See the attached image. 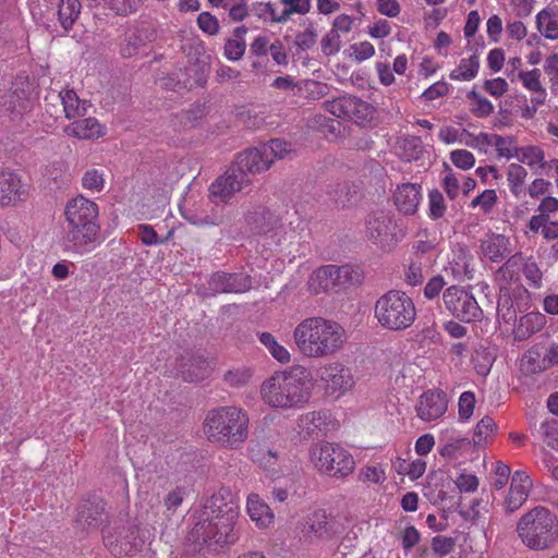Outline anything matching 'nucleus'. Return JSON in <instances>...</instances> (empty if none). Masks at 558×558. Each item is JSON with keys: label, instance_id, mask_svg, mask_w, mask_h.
Listing matches in <instances>:
<instances>
[{"label": "nucleus", "instance_id": "f257e3e1", "mask_svg": "<svg viewBox=\"0 0 558 558\" xmlns=\"http://www.w3.org/2000/svg\"><path fill=\"white\" fill-rule=\"evenodd\" d=\"M239 504L228 487H220L204 505L191 536L204 544L228 545L236 541L234 532Z\"/></svg>", "mask_w": 558, "mask_h": 558}, {"label": "nucleus", "instance_id": "f03ea898", "mask_svg": "<svg viewBox=\"0 0 558 558\" xmlns=\"http://www.w3.org/2000/svg\"><path fill=\"white\" fill-rule=\"evenodd\" d=\"M345 339V330L340 324L320 316L303 319L293 330L294 343L306 357L331 356L341 350Z\"/></svg>", "mask_w": 558, "mask_h": 558}, {"label": "nucleus", "instance_id": "7ed1b4c3", "mask_svg": "<svg viewBox=\"0 0 558 558\" xmlns=\"http://www.w3.org/2000/svg\"><path fill=\"white\" fill-rule=\"evenodd\" d=\"M312 384L303 368L275 373L260 387L263 401L271 408L298 409L310 399Z\"/></svg>", "mask_w": 558, "mask_h": 558}, {"label": "nucleus", "instance_id": "20e7f679", "mask_svg": "<svg viewBox=\"0 0 558 558\" xmlns=\"http://www.w3.org/2000/svg\"><path fill=\"white\" fill-rule=\"evenodd\" d=\"M64 215L70 227L68 239L76 252L92 250L100 242L98 206L95 202L78 195L66 203Z\"/></svg>", "mask_w": 558, "mask_h": 558}, {"label": "nucleus", "instance_id": "39448f33", "mask_svg": "<svg viewBox=\"0 0 558 558\" xmlns=\"http://www.w3.org/2000/svg\"><path fill=\"white\" fill-rule=\"evenodd\" d=\"M250 418L241 408L227 405L210 410L205 420V433L211 442L238 448L248 438Z\"/></svg>", "mask_w": 558, "mask_h": 558}, {"label": "nucleus", "instance_id": "423d86ee", "mask_svg": "<svg viewBox=\"0 0 558 558\" xmlns=\"http://www.w3.org/2000/svg\"><path fill=\"white\" fill-rule=\"evenodd\" d=\"M515 532L530 550H550L558 543V517L545 507H534L519 519Z\"/></svg>", "mask_w": 558, "mask_h": 558}, {"label": "nucleus", "instance_id": "0eeeda50", "mask_svg": "<svg viewBox=\"0 0 558 558\" xmlns=\"http://www.w3.org/2000/svg\"><path fill=\"white\" fill-rule=\"evenodd\" d=\"M374 317L385 329L401 331L416 319V307L411 296L400 290H389L375 302Z\"/></svg>", "mask_w": 558, "mask_h": 558}, {"label": "nucleus", "instance_id": "6e6552de", "mask_svg": "<svg viewBox=\"0 0 558 558\" xmlns=\"http://www.w3.org/2000/svg\"><path fill=\"white\" fill-rule=\"evenodd\" d=\"M291 151L290 143L274 138L240 153L232 166L239 173L250 178L268 170L276 159H284Z\"/></svg>", "mask_w": 558, "mask_h": 558}, {"label": "nucleus", "instance_id": "1a4fd4ad", "mask_svg": "<svg viewBox=\"0 0 558 558\" xmlns=\"http://www.w3.org/2000/svg\"><path fill=\"white\" fill-rule=\"evenodd\" d=\"M310 458L319 472L329 476L345 477L355 468L354 459L348 450L328 441L312 445Z\"/></svg>", "mask_w": 558, "mask_h": 558}, {"label": "nucleus", "instance_id": "9d476101", "mask_svg": "<svg viewBox=\"0 0 558 558\" xmlns=\"http://www.w3.org/2000/svg\"><path fill=\"white\" fill-rule=\"evenodd\" d=\"M362 275L359 269L352 266L327 265L314 271L308 280L311 290L318 294L322 291L344 288L348 284L359 283Z\"/></svg>", "mask_w": 558, "mask_h": 558}, {"label": "nucleus", "instance_id": "9b49d317", "mask_svg": "<svg viewBox=\"0 0 558 558\" xmlns=\"http://www.w3.org/2000/svg\"><path fill=\"white\" fill-rule=\"evenodd\" d=\"M442 302L445 308L460 322H478L483 317V311L474 295L462 287L447 288L442 293Z\"/></svg>", "mask_w": 558, "mask_h": 558}, {"label": "nucleus", "instance_id": "f8f14e48", "mask_svg": "<svg viewBox=\"0 0 558 558\" xmlns=\"http://www.w3.org/2000/svg\"><path fill=\"white\" fill-rule=\"evenodd\" d=\"M397 225L393 217L384 210L368 215L365 221V236L383 250H391L398 242Z\"/></svg>", "mask_w": 558, "mask_h": 558}, {"label": "nucleus", "instance_id": "ddd939ff", "mask_svg": "<svg viewBox=\"0 0 558 558\" xmlns=\"http://www.w3.org/2000/svg\"><path fill=\"white\" fill-rule=\"evenodd\" d=\"M325 108L335 117L362 122L372 114L371 106L361 98L343 95L325 102Z\"/></svg>", "mask_w": 558, "mask_h": 558}, {"label": "nucleus", "instance_id": "4468645a", "mask_svg": "<svg viewBox=\"0 0 558 558\" xmlns=\"http://www.w3.org/2000/svg\"><path fill=\"white\" fill-rule=\"evenodd\" d=\"M318 376L326 385V389L337 397L345 393L354 386L350 368L340 363L326 364L318 371Z\"/></svg>", "mask_w": 558, "mask_h": 558}, {"label": "nucleus", "instance_id": "2eb2a0df", "mask_svg": "<svg viewBox=\"0 0 558 558\" xmlns=\"http://www.w3.org/2000/svg\"><path fill=\"white\" fill-rule=\"evenodd\" d=\"M251 178L239 173L232 166L210 185V196L215 202H228L235 193L251 184Z\"/></svg>", "mask_w": 558, "mask_h": 558}, {"label": "nucleus", "instance_id": "dca6fc26", "mask_svg": "<svg viewBox=\"0 0 558 558\" xmlns=\"http://www.w3.org/2000/svg\"><path fill=\"white\" fill-rule=\"evenodd\" d=\"M252 278L244 274L215 272L208 280V294L244 293L251 290Z\"/></svg>", "mask_w": 558, "mask_h": 558}, {"label": "nucleus", "instance_id": "f3484780", "mask_svg": "<svg viewBox=\"0 0 558 558\" xmlns=\"http://www.w3.org/2000/svg\"><path fill=\"white\" fill-rule=\"evenodd\" d=\"M448 401L446 393L440 390L424 392L416 408L417 416L426 422L437 420L447 411Z\"/></svg>", "mask_w": 558, "mask_h": 558}, {"label": "nucleus", "instance_id": "a211bd4d", "mask_svg": "<svg viewBox=\"0 0 558 558\" xmlns=\"http://www.w3.org/2000/svg\"><path fill=\"white\" fill-rule=\"evenodd\" d=\"M481 254L492 263H500L511 255L510 239L504 234L488 233L480 244Z\"/></svg>", "mask_w": 558, "mask_h": 558}, {"label": "nucleus", "instance_id": "6ab92c4d", "mask_svg": "<svg viewBox=\"0 0 558 558\" xmlns=\"http://www.w3.org/2000/svg\"><path fill=\"white\" fill-rule=\"evenodd\" d=\"M393 199L397 209L401 214L405 216L414 215L422 199V186L417 183H402L397 186Z\"/></svg>", "mask_w": 558, "mask_h": 558}, {"label": "nucleus", "instance_id": "aec40b11", "mask_svg": "<svg viewBox=\"0 0 558 558\" xmlns=\"http://www.w3.org/2000/svg\"><path fill=\"white\" fill-rule=\"evenodd\" d=\"M24 186L21 178L9 170L0 171V206L15 205L22 199Z\"/></svg>", "mask_w": 558, "mask_h": 558}, {"label": "nucleus", "instance_id": "412c9836", "mask_svg": "<svg viewBox=\"0 0 558 558\" xmlns=\"http://www.w3.org/2000/svg\"><path fill=\"white\" fill-rule=\"evenodd\" d=\"M521 268H523V255L521 253L511 254L506 258L494 275L500 292L507 291L512 282L520 280Z\"/></svg>", "mask_w": 558, "mask_h": 558}, {"label": "nucleus", "instance_id": "4be33fe9", "mask_svg": "<svg viewBox=\"0 0 558 558\" xmlns=\"http://www.w3.org/2000/svg\"><path fill=\"white\" fill-rule=\"evenodd\" d=\"M493 504L489 498H474L471 500L468 508L459 510V514L463 520L470 522L472 525L480 526L483 532L487 533L486 523L489 520V514Z\"/></svg>", "mask_w": 558, "mask_h": 558}, {"label": "nucleus", "instance_id": "5701e85b", "mask_svg": "<svg viewBox=\"0 0 558 558\" xmlns=\"http://www.w3.org/2000/svg\"><path fill=\"white\" fill-rule=\"evenodd\" d=\"M104 511L102 499L85 500L80 507L76 522L84 529H96L102 522Z\"/></svg>", "mask_w": 558, "mask_h": 558}, {"label": "nucleus", "instance_id": "b1692460", "mask_svg": "<svg viewBox=\"0 0 558 558\" xmlns=\"http://www.w3.org/2000/svg\"><path fill=\"white\" fill-rule=\"evenodd\" d=\"M336 522L333 518L327 514L325 510L314 511L306 522V534H312L316 538H328L335 532Z\"/></svg>", "mask_w": 558, "mask_h": 558}, {"label": "nucleus", "instance_id": "393cba45", "mask_svg": "<svg viewBox=\"0 0 558 558\" xmlns=\"http://www.w3.org/2000/svg\"><path fill=\"white\" fill-rule=\"evenodd\" d=\"M64 131L69 136L78 140L98 138L105 134V128L95 118L75 121L69 124Z\"/></svg>", "mask_w": 558, "mask_h": 558}, {"label": "nucleus", "instance_id": "a878e982", "mask_svg": "<svg viewBox=\"0 0 558 558\" xmlns=\"http://www.w3.org/2000/svg\"><path fill=\"white\" fill-rule=\"evenodd\" d=\"M246 508L250 518L257 526L267 527L272 523L274 514L258 495L252 494L247 497Z\"/></svg>", "mask_w": 558, "mask_h": 558}, {"label": "nucleus", "instance_id": "bb28decb", "mask_svg": "<svg viewBox=\"0 0 558 558\" xmlns=\"http://www.w3.org/2000/svg\"><path fill=\"white\" fill-rule=\"evenodd\" d=\"M33 90V84L29 82L28 76L19 74L12 83L10 107H27V104L29 102L28 98Z\"/></svg>", "mask_w": 558, "mask_h": 558}, {"label": "nucleus", "instance_id": "cd10ccee", "mask_svg": "<svg viewBox=\"0 0 558 558\" xmlns=\"http://www.w3.org/2000/svg\"><path fill=\"white\" fill-rule=\"evenodd\" d=\"M61 112L65 118L73 119L86 113L87 100L80 99L73 89L61 90Z\"/></svg>", "mask_w": 558, "mask_h": 558}, {"label": "nucleus", "instance_id": "c85d7f7f", "mask_svg": "<svg viewBox=\"0 0 558 558\" xmlns=\"http://www.w3.org/2000/svg\"><path fill=\"white\" fill-rule=\"evenodd\" d=\"M396 150L404 161H412L420 158L423 153L422 140L418 136L404 135L397 140Z\"/></svg>", "mask_w": 558, "mask_h": 558}, {"label": "nucleus", "instance_id": "c756f323", "mask_svg": "<svg viewBox=\"0 0 558 558\" xmlns=\"http://www.w3.org/2000/svg\"><path fill=\"white\" fill-rule=\"evenodd\" d=\"M80 0H59L56 4L59 22L64 31H69L74 25L81 14Z\"/></svg>", "mask_w": 558, "mask_h": 558}, {"label": "nucleus", "instance_id": "7c9ffc66", "mask_svg": "<svg viewBox=\"0 0 558 558\" xmlns=\"http://www.w3.org/2000/svg\"><path fill=\"white\" fill-rule=\"evenodd\" d=\"M537 29L545 38L558 39V9H543L536 15Z\"/></svg>", "mask_w": 558, "mask_h": 558}, {"label": "nucleus", "instance_id": "2f4dec72", "mask_svg": "<svg viewBox=\"0 0 558 558\" xmlns=\"http://www.w3.org/2000/svg\"><path fill=\"white\" fill-rule=\"evenodd\" d=\"M545 322L546 318L541 313L531 312L523 315L515 328V337L520 340L530 338L544 327Z\"/></svg>", "mask_w": 558, "mask_h": 558}, {"label": "nucleus", "instance_id": "473e14b6", "mask_svg": "<svg viewBox=\"0 0 558 558\" xmlns=\"http://www.w3.org/2000/svg\"><path fill=\"white\" fill-rule=\"evenodd\" d=\"M470 445L471 441L469 438L452 434L446 438L445 444L439 449V454L446 459H457L466 451Z\"/></svg>", "mask_w": 558, "mask_h": 558}, {"label": "nucleus", "instance_id": "72a5a7b5", "mask_svg": "<svg viewBox=\"0 0 558 558\" xmlns=\"http://www.w3.org/2000/svg\"><path fill=\"white\" fill-rule=\"evenodd\" d=\"M254 15L266 23L272 24H284L286 19L281 10H278V5L275 2H256L253 4Z\"/></svg>", "mask_w": 558, "mask_h": 558}, {"label": "nucleus", "instance_id": "f704fd0d", "mask_svg": "<svg viewBox=\"0 0 558 558\" xmlns=\"http://www.w3.org/2000/svg\"><path fill=\"white\" fill-rule=\"evenodd\" d=\"M527 171L519 163H510L507 170V181L511 193L515 197H521L525 194V179Z\"/></svg>", "mask_w": 558, "mask_h": 558}, {"label": "nucleus", "instance_id": "c9c22d12", "mask_svg": "<svg viewBox=\"0 0 558 558\" xmlns=\"http://www.w3.org/2000/svg\"><path fill=\"white\" fill-rule=\"evenodd\" d=\"M498 426L493 420V417L486 415L484 416L475 426L473 433V444L476 447L486 446L490 439L497 433Z\"/></svg>", "mask_w": 558, "mask_h": 558}, {"label": "nucleus", "instance_id": "e433bc0d", "mask_svg": "<svg viewBox=\"0 0 558 558\" xmlns=\"http://www.w3.org/2000/svg\"><path fill=\"white\" fill-rule=\"evenodd\" d=\"M478 69V57L473 54L470 58L462 59L459 65L451 71L449 77L454 81H471L477 75Z\"/></svg>", "mask_w": 558, "mask_h": 558}, {"label": "nucleus", "instance_id": "4c0bfd02", "mask_svg": "<svg viewBox=\"0 0 558 558\" xmlns=\"http://www.w3.org/2000/svg\"><path fill=\"white\" fill-rule=\"evenodd\" d=\"M258 339L278 362L282 364L290 362L291 355L289 351L283 345L279 344L270 332H259Z\"/></svg>", "mask_w": 558, "mask_h": 558}, {"label": "nucleus", "instance_id": "58836bf2", "mask_svg": "<svg viewBox=\"0 0 558 558\" xmlns=\"http://www.w3.org/2000/svg\"><path fill=\"white\" fill-rule=\"evenodd\" d=\"M327 194L337 206L345 207L351 203L355 192L352 191V186L349 182L343 181L331 184L328 187Z\"/></svg>", "mask_w": 558, "mask_h": 558}, {"label": "nucleus", "instance_id": "ea45409f", "mask_svg": "<svg viewBox=\"0 0 558 558\" xmlns=\"http://www.w3.org/2000/svg\"><path fill=\"white\" fill-rule=\"evenodd\" d=\"M529 493L530 486L527 484H511L506 501V510L513 512L519 509L526 500Z\"/></svg>", "mask_w": 558, "mask_h": 558}, {"label": "nucleus", "instance_id": "a19ab883", "mask_svg": "<svg viewBox=\"0 0 558 558\" xmlns=\"http://www.w3.org/2000/svg\"><path fill=\"white\" fill-rule=\"evenodd\" d=\"M466 98L472 102L471 112L476 118H486L494 112V105L476 90H470L466 94Z\"/></svg>", "mask_w": 558, "mask_h": 558}, {"label": "nucleus", "instance_id": "79ce46f5", "mask_svg": "<svg viewBox=\"0 0 558 558\" xmlns=\"http://www.w3.org/2000/svg\"><path fill=\"white\" fill-rule=\"evenodd\" d=\"M514 157H517L520 162L526 163L530 167H534L535 165H539L542 168L544 167L543 161L545 154L543 149L537 146L517 147Z\"/></svg>", "mask_w": 558, "mask_h": 558}, {"label": "nucleus", "instance_id": "37998d69", "mask_svg": "<svg viewBox=\"0 0 558 558\" xmlns=\"http://www.w3.org/2000/svg\"><path fill=\"white\" fill-rule=\"evenodd\" d=\"M135 531L132 530L130 535H126L124 541H120L114 535H105V545L113 555H131L133 551V545L131 538H134Z\"/></svg>", "mask_w": 558, "mask_h": 558}, {"label": "nucleus", "instance_id": "c03bdc74", "mask_svg": "<svg viewBox=\"0 0 558 558\" xmlns=\"http://www.w3.org/2000/svg\"><path fill=\"white\" fill-rule=\"evenodd\" d=\"M143 45V39L137 31L130 29L124 34V38L120 45V53L124 58H131L138 52Z\"/></svg>", "mask_w": 558, "mask_h": 558}, {"label": "nucleus", "instance_id": "a18cd8bd", "mask_svg": "<svg viewBox=\"0 0 558 558\" xmlns=\"http://www.w3.org/2000/svg\"><path fill=\"white\" fill-rule=\"evenodd\" d=\"M279 3L283 5L282 12L286 19V23L294 14H307L312 8L311 0H279Z\"/></svg>", "mask_w": 558, "mask_h": 558}, {"label": "nucleus", "instance_id": "49530a36", "mask_svg": "<svg viewBox=\"0 0 558 558\" xmlns=\"http://www.w3.org/2000/svg\"><path fill=\"white\" fill-rule=\"evenodd\" d=\"M521 272H523L530 287L534 289H539L542 287L543 274L533 258L523 257V268H521Z\"/></svg>", "mask_w": 558, "mask_h": 558}, {"label": "nucleus", "instance_id": "de8ad7c7", "mask_svg": "<svg viewBox=\"0 0 558 558\" xmlns=\"http://www.w3.org/2000/svg\"><path fill=\"white\" fill-rule=\"evenodd\" d=\"M541 433L545 444L553 450L558 451V421L555 418L545 420L541 424Z\"/></svg>", "mask_w": 558, "mask_h": 558}, {"label": "nucleus", "instance_id": "09e8293b", "mask_svg": "<svg viewBox=\"0 0 558 558\" xmlns=\"http://www.w3.org/2000/svg\"><path fill=\"white\" fill-rule=\"evenodd\" d=\"M447 206L444 195L438 190H433L428 194V216L437 220L446 214Z\"/></svg>", "mask_w": 558, "mask_h": 558}, {"label": "nucleus", "instance_id": "8fccbe9b", "mask_svg": "<svg viewBox=\"0 0 558 558\" xmlns=\"http://www.w3.org/2000/svg\"><path fill=\"white\" fill-rule=\"evenodd\" d=\"M521 369L525 374H536L546 369L541 355L536 351H527L521 360Z\"/></svg>", "mask_w": 558, "mask_h": 558}, {"label": "nucleus", "instance_id": "3c124183", "mask_svg": "<svg viewBox=\"0 0 558 558\" xmlns=\"http://www.w3.org/2000/svg\"><path fill=\"white\" fill-rule=\"evenodd\" d=\"M424 265L421 260H412L404 271V280L409 286L415 287L423 282L425 278Z\"/></svg>", "mask_w": 558, "mask_h": 558}, {"label": "nucleus", "instance_id": "603ef678", "mask_svg": "<svg viewBox=\"0 0 558 558\" xmlns=\"http://www.w3.org/2000/svg\"><path fill=\"white\" fill-rule=\"evenodd\" d=\"M514 138L511 136L504 137L496 134L494 146L496 147L497 154L500 157L511 159L517 153V146L514 145Z\"/></svg>", "mask_w": 558, "mask_h": 558}, {"label": "nucleus", "instance_id": "864d4df0", "mask_svg": "<svg viewBox=\"0 0 558 558\" xmlns=\"http://www.w3.org/2000/svg\"><path fill=\"white\" fill-rule=\"evenodd\" d=\"M250 378H251V372L246 368H238V369L228 371L223 375L225 383L228 386L234 387V388L244 386L248 381Z\"/></svg>", "mask_w": 558, "mask_h": 558}, {"label": "nucleus", "instance_id": "5fc2aeb1", "mask_svg": "<svg viewBox=\"0 0 558 558\" xmlns=\"http://www.w3.org/2000/svg\"><path fill=\"white\" fill-rule=\"evenodd\" d=\"M246 50V43L244 39L229 38L225 44V56L231 61L240 60Z\"/></svg>", "mask_w": 558, "mask_h": 558}, {"label": "nucleus", "instance_id": "6e6d98bb", "mask_svg": "<svg viewBox=\"0 0 558 558\" xmlns=\"http://www.w3.org/2000/svg\"><path fill=\"white\" fill-rule=\"evenodd\" d=\"M322 51L325 56H333L341 48L340 35L336 31H329L320 41Z\"/></svg>", "mask_w": 558, "mask_h": 558}, {"label": "nucleus", "instance_id": "4d7b16f0", "mask_svg": "<svg viewBox=\"0 0 558 558\" xmlns=\"http://www.w3.org/2000/svg\"><path fill=\"white\" fill-rule=\"evenodd\" d=\"M459 417L462 421L469 420L474 411L475 396L471 391H464L459 398Z\"/></svg>", "mask_w": 558, "mask_h": 558}, {"label": "nucleus", "instance_id": "13d9d810", "mask_svg": "<svg viewBox=\"0 0 558 558\" xmlns=\"http://www.w3.org/2000/svg\"><path fill=\"white\" fill-rule=\"evenodd\" d=\"M450 159L456 167L462 170L471 169L475 163L474 155L466 149H456L451 151Z\"/></svg>", "mask_w": 558, "mask_h": 558}, {"label": "nucleus", "instance_id": "bf43d9fd", "mask_svg": "<svg viewBox=\"0 0 558 558\" xmlns=\"http://www.w3.org/2000/svg\"><path fill=\"white\" fill-rule=\"evenodd\" d=\"M317 41V32L316 29L310 25L305 31L299 33L295 36V46L305 51L313 48Z\"/></svg>", "mask_w": 558, "mask_h": 558}, {"label": "nucleus", "instance_id": "052dcab7", "mask_svg": "<svg viewBox=\"0 0 558 558\" xmlns=\"http://www.w3.org/2000/svg\"><path fill=\"white\" fill-rule=\"evenodd\" d=\"M82 184L87 190L101 191L105 184L102 172L97 169L86 171L82 178Z\"/></svg>", "mask_w": 558, "mask_h": 558}, {"label": "nucleus", "instance_id": "680f3d73", "mask_svg": "<svg viewBox=\"0 0 558 558\" xmlns=\"http://www.w3.org/2000/svg\"><path fill=\"white\" fill-rule=\"evenodd\" d=\"M497 203V194L495 190H485L478 196L472 199L471 207H481L484 213H489Z\"/></svg>", "mask_w": 558, "mask_h": 558}, {"label": "nucleus", "instance_id": "e2e57ef3", "mask_svg": "<svg viewBox=\"0 0 558 558\" xmlns=\"http://www.w3.org/2000/svg\"><path fill=\"white\" fill-rule=\"evenodd\" d=\"M197 25L208 35H217L220 28L217 17L209 12L199 13L197 16Z\"/></svg>", "mask_w": 558, "mask_h": 558}, {"label": "nucleus", "instance_id": "0e129e2a", "mask_svg": "<svg viewBox=\"0 0 558 558\" xmlns=\"http://www.w3.org/2000/svg\"><path fill=\"white\" fill-rule=\"evenodd\" d=\"M539 77L541 72L538 69H534L532 71H521L519 73V78L523 86L532 93L535 90H541L543 87Z\"/></svg>", "mask_w": 558, "mask_h": 558}, {"label": "nucleus", "instance_id": "69168bd1", "mask_svg": "<svg viewBox=\"0 0 558 558\" xmlns=\"http://www.w3.org/2000/svg\"><path fill=\"white\" fill-rule=\"evenodd\" d=\"M360 478L364 482L380 484L386 480V473L380 466L366 465L361 469Z\"/></svg>", "mask_w": 558, "mask_h": 558}, {"label": "nucleus", "instance_id": "338daca9", "mask_svg": "<svg viewBox=\"0 0 558 558\" xmlns=\"http://www.w3.org/2000/svg\"><path fill=\"white\" fill-rule=\"evenodd\" d=\"M138 238L141 239L142 243L147 246L162 244L168 239H160L154 228L149 225L138 226Z\"/></svg>", "mask_w": 558, "mask_h": 558}, {"label": "nucleus", "instance_id": "774afa93", "mask_svg": "<svg viewBox=\"0 0 558 558\" xmlns=\"http://www.w3.org/2000/svg\"><path fill=\"white\" fill-rule=\"evenodd\" d=\"M446 284L447 282L441 275L432 277L424 288V296L428 300L437 298Z\"/></svg>", "mask_w": 558, "mask_h": 558}]
</instances>
